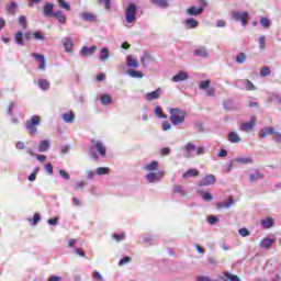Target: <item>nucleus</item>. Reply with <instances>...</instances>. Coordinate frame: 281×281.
I'll return each instance as SVG.
<instances>
[{
    "mask_svg": "<svg viewBox=\"0 0 281 281\" xmlns=\"http://www.w3.org/2000/svg\"><path fill=\"white\" fill-rule=\"evenodd\" d=\"M190 78V75L188 72L181 70L179 74L172 77V82H183L184 80H188Z\"/></svg>",
    "mask_w": 281,
    "mask_h": 281,
    "instance_id": "nucleus-18",
    "label": "nucleus"
},
{
    "mask_svg": "<svg viewBox=\"0 0 281 281\" xmlns=\"http://www.w3.org/2000/svg\"><path fill=\"white\" fill-rule=\"evenodd\" d=\"M260 76L265 78L266 76H271V68L263 67L260 69Z\"/></svg>",
    "mask_w": 281,
    "mask_h": 281,
    "instance_id": "nucleus-47",
    "label": "nucleus"
},
{
    "mask_svg": "<svg viewBox=\"0 0 281 281\" xmlns=\"http://www.w3.org/2000/svg\"><path fill=\"white\" fill-rule=\"evenodd\" d=\"M43 14L46 18L54 16L56 12H54V3L53 2H46L45 5L43 7Z\"/></svg>",
    "mask_w": 281,
    "mask_h": 281,
    "instance_id": "nucleus-11",
    "label": "nucleus"
},
{
    "mask_svg": "<svg viewBox=\"0 0 281 281\" xmlns=\"http://www.w3.org/2000/svg\"><path fill=\"white\" fill-rule=\"evenodd\" d=\"M50 147H52V144L49 143V140L47 139L41 140L38 145V151L47 153V150H49Z\"/></svg>",
    "mask_w": 281,
    "mask_h": 281,
    "instance_id": "nucleus-24",
    "label": "nucleus"
},
{
    "mask_svg": "<svg viewBox=\"0 0 281 281\" xmlns=\"http://www.w3.org/2000/svg\"><path fill=\"white\" fill-rule=\"evenodd\" d=\"M234 203H236V200L234 199V196H231L228 198V200L217 203V210H229V207L234 205Z\"/></svg>",
    "mask_w": 281,
    "mask_h": 281,
    "instance_id": "nucleus-13",
    "label": "nucleus"
},
{
    "mask_svg": "<svg viewBox=\"0 0 281 281\" xmlns=\"http://www.w3.org/2000/svg\"><path fill=\"white\" fill-rule=\"evenodd\" d=\"M97 49H98V47H95V46H90V47L83 46L80 49V56H83V57L93 56V54H95Z\"/></svg>",
    "mask_w": 281,
    "mask_h": 281,
    "instance_id": "nucleus-14",
    "label": "nucleus"
},
{
    "mask_svg": "<svg viewBox=\"0 0 281 281\" xmlns=\"http://www.w3.org/2000/svg\"><path fill=\"white\" fill-rule=\"evenodd\" d=\"M221 280L224 281H240V278L236 274H232L229 272H224V277H221Z\"/></svg>",
    "mask_w": 281,
    "mask_h": 281,
    "instance_id": "nucleus-28",
    "label": "nucleus"
},
{
    "mask_svg": "<svg viewBox=\"0 0 281 281\" xmlns=\"http://www.w3.org/2000/svg\"><path fill=\"white\" fill-rule=\"evenodd\" d=\"M154 113L156 117H159L160 120H166L168 117V115H165L164 111H161V108L159 105L154 109Z\"/></svg>",
    "mask_w": 281,
    "mask_h": 281,
    "instance_id": "nucleus-39",
    "label": "nucleus"
},
{
    "mask_svg": "<svg viewBox=\"0 0 281 281\" xmlns=\"http://www.w3.org/2000/svg\"><path fill=\"white\" fill-rule=\"evenodd\" d=\"M38 87L40 89H42V91H49V81L45 80V79H38Z\"/></svg>",
    "mask_w": 281,
    "mask_h": 281,
    "instance_id": "nucleus-33",
    "label": "nucleus"
},
{
    "mask_svg": "<svg viewBox=\"0 0 281 281\" xmlns=\"http://www.w3.org/2000/svg\"><path fill=\"white\" fill-rule=\"evenodd\" d=\"M241 85H244L247 91H256V86L249 79L241 80Z\"/></svg>",
    "mask_w": 281,
    "mask_h": 281,
    "instance_id": "nucleus-34",
    "label": "nucleus"
},
{
    "mask_svg": "<svg viewBox=\"0 0 281 281\" xmlns=\"http://www.w3.org/2000/svg\"><path fill=\"white\" fill-rule=\"evenodd\" d=\"M150 2L154 4V5H157L158 8H168V0H150Z\"/></svg>",
    "mask_w": 281,
    "mask_h": 281,
    "instance_id": "nucleus-36",
    "label": "nucleus"
},
{
    "mask_svg": "<svg viewBox=\"0 0 281 281\" xmlns=\"http://www.w3.org/2000/svg\"><path fill=\"white\" fill-rule=\"evenodd\" d=\"M125 21L130 25H134L137 22V5L130 3L125 9Z\"/></svg>",
    "mask_w": 281,
    "mask_h": 281,
    "instance_id": "nucleus-4",
    "label": "nucleus"
},
{
    "mask_svg": "<svg viewBox=\"0 0 281 281\" xmlns=\"http://www.w3.org/2000/svg\"><path fill=\"white\" fill-rule=\"evenodd\" d=\"M259 24L261 26H263L265 30H269V27H271V20H269L268 18L262 16L259 20Z\"/></svg>",
    "mask_w": 281,
    "mask_h": 281,
    "instance_id": "nucleus-37",
    "label": "nucleus"
},
{
    "mask_svg": "<svg viewBox=\"0 0 281 281\" xmlns=\"http://www.w3.org/2000/svg\"><path fill=\"white\" fill-rule=\"evenodd\" d=\"M260 179H265V175H262V172H260V170L254 169V171L249 175L250 183L260 181Z\"/></svg>",
    "mask_w": 281,
    "mask_h": 281,
    "instance_id": "nucleus-16",
    "label": "nucleus"
},
{
    "mask_svg": "<svg viewBox=\"0 0 281 281\" xmlns=\"http://www.w3.org/2000/svg\"><path fill=\"white\" fill-rule=\"evenodd\" d=\"M231 16L234 21H240L241 25H247V19L249 18V12L245 11L243 13L238 11H232Z\"/></svg>",
    "mask_w": 281,
    "mask_h": 281,
    "instance_id": "nucleus-5",
    "label": "nucleus"
},
{
    "mask_svg": "<svg viewBox=\"0 0 281 281\" xmlns=\"http://www.w3.org/2000/svg\"><path fill=\"white\" fill-rule=\"evenodd\" d=\"M100 102L103 106H109L113 102V99L109 94H101Z\"/></svg>",
    "mask_w": 281,
    "mask_h": 281,
    "instance_id": "nucleus-30",
    "label": "nucleus"
},
{
    "mask_svg": "<svg viewBox=\"0 0 281 281\" xmlns=\"http://www.w3.org/2000/svg\"><path fill=\"white\" fill-rule=\"evenodd\" d=\"M15 43L18 45H20L21 47H23V45H25V41L23 40V32L19 31L16 34H15Z\"/></svg>",
    "mask_w": 281,
    "mask_h": 281,
    "instance_id": "nucleus-40",
    "label": "nucleus"
},
{
    "mask_svg": "<svg viewBox=\"0 0 281 281\" xmlns=\"http://www.w3.org/2000/svg\"><path fill=\"white\" fill-rule=\"evenodd\" d=\"M196 281H212V279H210V277H198Z\"/></svg>",
    "mask_w": 281,
    "mask_h": 281,
    "instance_id": "nucleus-64",
    "label": "nucleus"
},
{
    "mask_svg": "<svg viewBox=\"0 0 281 281\" xmlns=\"http://www.w3.org/2000/svg\"><path fill=\"white\" fill-rule=\"evenodd\" d=\"M97 175H99V176L109 175V168H106V167H99L97 169Z\"/></svg>",
    "mask_w": 281,
    "mask_h": 281,
    "instance_id": "nucleus-50",
    "label": "nucleus"
},
{
    "mask_svg": "<svg viewBox=\"0 0 281 281\" xmlns=\"http://www.w3.org/2000/svg\"><path fill=\"white\" fill-rule=\"evenodd\" d=\"M33 36H34V38H36L37 41H45V36H43V35L41 34V32H34V33H33Z\"/></svg>",
    "mask_w": 281,
    "mask_h": 281,
    "instance_id": "nucleus-60",
    "label": "nucleus"
},
{
    "mask_svg": "<svg viewBox=\"0 0 281 281\" xmlns=\"http://www.w3.org/2000/svg\"><path fill=\"white\" fill-rule=\"evenodd\" d=\"M80 18L83 21H88L89 23H95L98 21V18L95 16V14L93 13H89V12H83L80 14Z\"/></svg>",
    "mask_w": 281,
    "mask_h": 281,
    "instance_id": "nucleus-19",
    "label": "nucleus"
},
{
    "mask_svg": "<svg viewBox=\"0 0 281 281\" xmlns=\"http://www.w3.org/2000/svg\"><path fill=\"white\" fill-rule=\"evenodd\" d=\"M89 153L93 159L98 160V154L101 157H106V146L101 140L91 139Z\"/></svg>",
    "mask_w": 281,
    "mask_h": 281,
    "instance_id": "nucleus-2",
    "label": "nucleus"
},
{
    "mask_svg": "<svg viewBox=\"0 0 281 281\" xmlns=\"http://www.w3.org/2000/svg\"><path fill=\"white\" fill-rule=\"evenodd\" d=\"M272 137H273L274 142H277L278 144H281V133L280 132H276V130H274Z\"/></svg>",
    "mask_w": 281,
    "mask_h": 281,
    "instance_id": "nucleus-52",
    "label": "nucleus"
},
{
    "mask_svg": "<svg viewBox=\"0 0 281 281\" xmlns=\"http://www.w3.org/2000/svg\"><path fill=\"white\" fill-rule=\"evenodd\" d=\"M173 192L179 193V194H181L182 196H186V194H188V192H186V191L183 190V187L180 186V184H176V186L173 187Z\"/></svg>",
    "mask_w": 281,
    "mask_h": 281,
    "instance_id": "nucleus-44",
    "label": "nucleus"
},
{
    "mask_svg": "<svg viewBox=\"0 0 281 281\" xmlns=\"http://www.w3.org/2000/svg\"><path fill=\"white\" fill-rule=\"evenodd\" d=\"M228 142L232 144H238V142H240V136L236 132H231L228 134Z\"/></svg>",
    "mask_w": 281,
    "mask_h": 281,
    "instance_id": "nucleus-32",
    "label": "nucleus"
},
{
    "mask_svg": "<svg viewBox=\"0 0 281 281\" xmlns=\"http://www.w3.org/2000/svg\"><path fill=\"white\" fill-rule=\"evenodd\" d=\"M183 179H188V177H199V170L189 169L187 172L182 175Z\"/></svg>",
    "mask_w": 281,
    "mask_h": 281,
    "instance_id": "nucleus-42",
    "label": "nucleus"
},
{
    "mask_svg": "<svg viewBox=\"0 0 281 281\" xmlns=\"http://www.w3.org/2000/svg\"><path fill=\"white\" fill-rule=\"evenodd\" d=\"M38 126H41V116L38 115L31 116L25 124L26 131L30 132L32 137L38 133Z\"/></svg>",
    "mask_w": 281,
    "mask_h": 281,
    "instance_id": "nucleus-3",
    "label": "nucleus"
},
{
    "mask_svg": "<svg viewBox=\"0 0 281 281\" xmlns=\"http://www.w3.org/2000/svg\"><path fill=\"white\" fill-rule=\"evenodd\" d=\"M92 276H93L94 280H97V281H104V278H103L102 274H100V272H98V271H94V272L92 273Z\"/></svg>",
    "mask_w": 281,
    "mask_h": 281,
    "instance_id": "nucleus-58",
    "label": "nucleus"
},
{
    "mask_svg": "<svg viewBox=\"0 0 281 281\" xmlns=\"http://www.w3.org/2000/svg\"><path fill=\"white\" fill-rule=\"evenodd\" d=\"M245 60H247V55L245 53H239L236 57V63H238V65H243Z\"/></svg>",
    "mask_w": 281,
    "mask_h": 281,
    "instance_id": "nucleus-45",
    "label": "nucleus"
},
{
    "mask_svg": "<svg viewBox=\"0 0 281 281\" xmlns=\"http://www.w3.org/2000/svg\"><path fill=\"white\" fill-rule=\"evenodd\" d=\"M145 98L148 102H153V100H159V98H161V88H158L155 91L146 93Z\"/></svg>",
    "mask_w": 281,
    "mask_h": 281,
    "instance_id": "nucleus-12",
    "label": "nucleus"
},
{
    "mask_svg": "<svg viewBox=\"0 0 281 281\" xmlns=\"http://www.w3.org/2000/svg\"><path fill=\"white\" fill-rule=\"evenodd\" d=\"M16 2H11L8 7H7V10L8 12H10V14H15V10H16Z\"/></svg>",
    "mask_w": 281,
    "mask_h": 281,
    "instance_id": "nucleus-49",
    "label": "nucleus"
},
{
    "mask_svg": "<svg viewBox=\"0 0 281 281\" xmlns=\"http://www.w3.org/2000/svg\"><path fill=\"white\" fill-rule=\"evenodd\" d=\"M53 16L54 19L58 20V23H60L61 25H65V23H67V15H65L63 11H56Z\"/></svg>",
    "mask_w": 281,
    "mask_h": 281,
    "instance_id": "nucleus-22",
    "label": "nucleus"
},
{
    "mask_svg": "<svg viewBox=\"0 0 281 281\" xmlns=\"http://www.w3.org/2000/svg\"><path fill=\"white\" fill-rule=\"evenodd\" d=\"M157 168H159V162L157 161H151L150 164L145 166V170H147L148 172H155Z\"/></svg>",
    "mask_w": 281,
    "mask_h": 281,
    "instance_id": "nucleus-38",
    "label": "nucleus"
},
{
    "mask_svg": "<svg viewBox=\"0 0 281 281\" xmlns=\"http://www.w3.org/2000/svg\"><path fill=\"white\" fill-rule=\"evenodd\" d=\"M127 67H133L134 69H137L139 67V61L137 59L133 58V55L127 56Z\"/></svg>",
    "mask_w": 281,
    "mask_h": 281,
    "instance_id": "nucleus-31",
    "label": "nucleus"
},
{
    "mask_svg": "<svg viewBox=\"0 0 281 281\" xmlns=\"http://www.w3.org/2000/svg\"><path fill=\"white\" fill-rule=\"evenodd\" d=\"M128 76H131L132 78H144V74L135 70V69H130L127 71Z\"/></svg>",
    "mask_w": 281,
    "mask_h": 281,
    "instance_id": "nucleus-43",
    "label": "nucleus"
},
{
    "mask_svg": "<svg viewBox=\"0 0 281 281\" xmlns=\"http://www.w3.org/2000/svg\"><path fill=\"white\" fill-rule=\"evenodd\" d=\"M235 164H240L241 166H248L249 164H254V158L251 157H236L233 159Z\"/></svg>",
    "mask_w": 281,
    "mask_h": 281,
    "instance_id": "nucleus-15",
    "label": "nucleus"
},
{
    "mask_svg": "<svg viewBox=\"0 0 281 281\" xmlns=\"http://www.w3.org/2000/svg\"><path fill=\"white\" fill-rule=\"evenodd\" d=\"M202 199H203V201H212V199H214V196H212V194L210 192H204V193H202Z\"/></svg>",
    "mask_w": 281,
    "mask_h": 281,
    "instance_id": "nucleus-57",
    "label": "nucleus"
},
{
    "mask_svg": "<svg viewBox=\"0 0 281 281\" xmlns=\"http://www.w3.org/2000/svg\"><path fill=\"white\" fill-rule=\"evenodd\" d=\"M216 183V177L212 173L206 175L200 182V188L207 187V186H214Z\"/></svg>",
    "mask_w": 281,
    "mask_h": 281,
    "instance_id": "nucleus-8",
    "label": "nucleus"
},
{
    "mask_svg": "<svg viewBox=\"0 0 281 281\" xmlns=\"http://www.w3.org/2000/svg\"><path fill=\"white\" fill-rule=\"evenodd\" d=\"M266 41L267 38L265 36H260L259 37V47L261 50H263L267 46H266Z\"/></svg>",
    "mask_w": 281,
    "mask_h": 281,
    "instance_id": "nucleus-51",
    "label": "nucleus"
},
{
    "mask_svg": "<svg viewBox=\"0 0 281 281\" xmlns=\"http://www.w3.org/2000/svg\"><path fill=\"white\" fill-rule=\"evenodd\" d=\"M112 238H114V240H116L117 243H120L121 240H124V238H126V236L124 234H113Z\"/></svg>",
    "mask_w": 281,
    "mask_h": 281,
    "instance_id": "nucleus-53",
    "label": "nucleus"
},
{
    "mask_svg": "<svg viewBox=\"0 0 281 281\" xmlns=\"http://www.w3.org/2000/svg\"><path fill=\"white\" fill-rule=\"evenodd\" d=\"M271 100L277 104H281V97L279 94H272Z\"/></svg>",
    "mask_w": 281,
    "mask_h": 281,
    "instance_id": "nucleus-61",
    "label": "nucleus"
},
{
    "mask_svg": "<svg viewBox=\"0 0 281 281\" xmlns=\"http://www.w3.org/2000/svg\"><path fill=\"white\" fill-rule=\"evenodd\" d=\"M64 49L67 54L74 52V40L71 37H64Z\"/></svg>",
    "mask_w": 281,
    "mask_h": 281,
    "instance_id": "nucleus-17",
    "label": "nucleus"
},
{
    "mask_svg": "<svg viewBox=\"0 0 281 281\" xmlns=\"http://www.w3.org/2000/svg\"><path fill=\"white\" fill-rule=\"evenodd\" d=\"M186 117H188V112L179 108H171L169 110V121L171 122L172 126L183 124V122H186Z\"/></svg>",
    "mask_w": 281,
    "mask_h": 281,
    "instance_id": "nucleus-1",
    "label": "nucleus"
},
{
    "mask_svg": "<svg viewBox=\"0 0 281 281\" xmlns=\"http://www.w3.org/2000/svg\"><path fill=\"white\" fill-rule=\"evenodd\" d=\"M257 119L256 116H251L249 122L241 123L239 125V131L244 133H249V131H254V126H256Z\"/></svg>",
    "mask_w": 281,
    "mask_h": 281,
    "instance_id": "nucleus-6",
    "label": "nucleus"
},
{
    "mask_svg": "<svg viewBox=\"0 0 281 281\" xmlns=\"http://www.w3.org/2000/svg\"><path fill=\"white\" fill-rule=\"evenodd\" d=\"M19 23H20V25H23V27H25L27 25V19L25 18V15H21L19 18Z\"/></svg>",
    "mask_w": 281,
    "mask_h": 281,
    "instance_id": "nucleus-59",
    "label": "nucleus"
},
{
    "mask_svg": "<svg viewBox=\"0 0 281 281\" xmlns=\"http://www.w3.org/2000/svg\"><path fill=\"white\" fill-rule=\"evenodd\" d=\"M164 177V173L161 171L156 172H149L145 176V179L148 181V183H157L161 181V178Z\"/></svg>",
    "mask_w": 281,
    "mask_h": 281,
    "instance_id": "nucleus-7",
    "label": "nucleus"
},
{
    "mask_svg": "<svg viewBox=\"0 0 281 281\" xmlns=\"http://www.w3.org/2000/svg\"><path fill=\"white\" fill-rule=\"evenodd\" d=\"M38 221H41V215L38 213H35L33 216V225H37Z\"/></svg>",
    "mask_w": 281,
    "mask_h": 281,
    "instance_id": "nucleus-63",
    "label": "nucleus"
},
{
    "mask_svg": "<svg viewBox=\"0 0 281 281\" xmlns=\"http://www.w3.org/2000/svg\"><path fill=\"white\" fill-rule=\"evenodd\" d=\"M59 176L65 179L66 181H69L70 177L69 173L63 169L59 170Z\"/></svg>",
    "mask_w": 281,
    "mask_h": 281,
    "instance_id": "nucleus-56",
    "label": "nucleus"
},
{
    "mask_svg": "<svg viewBox=\"0 0 281 281\" xmlns=\"http://www.w3.org/2000/svg\"><path fill=\"white\" fill-rule=\"evenodd\" d=\"M210 85H211L210 80L201 81L199 85V89H201L202 91H205V89H210Z\"/></svg>",
    "mask_w": 281,
    "mask_h": 281,
    "instance_id": "nucleus-46",
    "label": "nucleus"
},
{
    "mask_svg": "<svg viewBox=\"0 0 281 281\" xmlns=\"http://www.w3.org/2000/svg\"><path fill=\"white\" fill-rule=\"evenodd\" d=\"M61 120H64V122L67 124H74V122H76V115L71 111L66 112L61 115Z\"/></svg>",
    "mask_w": 281,
    "mask_h": 281,
    "instance_id": "nucleus-20",
    "label": "nucleus"
},
{
    "mask_svg": "<svg viewBox=\"0 0 281 281\" xmlns=\"http://www.w3.org/2000/svg\"><path fill=\"white\" fill-rule=\"evenodd\" d=\"M187 14H189L190 16H199V14H203V7H191L187 10Z\"/></svg>",
    "mask_w": 281,
    "mask_h": 281,
    "instance_id": "nucleus-23",
    "label": "nucleus"
},
{
    "mask_svg": "<svg viewBox=\"0 0 281 281\" xmlns=\"http://www.w3.org/2000/svg\"><path fill=\"white\" fill-rule=\"evenodd\" d=\"M194 56H198L200 58H207L209 56L207 48H205L204 46H200L199 48H195Z\"/></svg>",
    "mask_w": 281,
    "mask_h": 281,
    "instance_id": "nucleus-21",
    "label": "nucleus"
},
{
    "mask_svg": "<svg viewBox=\"0 0 281 281\" xmlns=\"http://www.w3.org/2000/svg\"><path fill=\"white\" fill-rule=\"evenodd\" d=\"M171 125L168 121L162 122V131H170Z\"/></svg>",
    "mask_w": 281,
    "mask_h": 281,
    "instance_id": "nucleus-62",
    "label": "nucleus"
},
{
    "mask_svg": "<svg viewBox=\"0 0 281 281\" xmlns=\"http://www.w3.org/2000/svg\"><path fill=\"white\" fill-rule=\"evenodd\" d=\"M194 150H196V145L192 143H188L184 146L183 157H186V159H192V157H194Z\"/></svg>",
    "mask_w": 281,
    "mask_h": 281,
    "instance_id": "nucleus-9",
    "label": "nucleus"
},
{
    "mask_svg": "<svg viewBox=\"0 0 281 281\" xmlns=\"http://www.w3.org/2000/svg\"><path fill=\"white\" fill-rule=\"evenodd\" d=\"M274 132H276L274 127L261 128L260 132H259V137H261V139H265V137H267V135H272L273 136Z\"/></svg>",
    "mask_w": 281,
    "mask_h": 281,
    "instance_id": "nucleus-25",
    "label": "nucleus"
},
{
    "mask_svg": "<svg viewBox=\"0 0 281 281\" xmlns=\"http://www.w3.org/2000/svg\"><path fill=\"white\" fill-rule=\"evenodd\" d=\"M261 227H263V229H271V227H273V218L271 217H267L261 220L260 222Z\"/></svg>",
    "mask_w": 281,
    "mask_h": 281,
    "instance_id": "nucleus-27",
    "label": "nucleus"
},
{
    "mask_svg": "<svg viewBox=\"0 0 281 281\" xmlns=\"http://www.w3.org/2000/svg\"><path fill=\"white\" fill-rule=\"evenodd\" d=\"M45 171L49 175H54V166H52V162L45 165Z\"/></svg>",
    "mask_w": 281,
    "mask_h": 281,
    "instance_id": "nucleus-55",
    "label": "nucleus"
},
{
    "mask_svg": "<svg viewBox=\"0 0 281 281\" xmlns=\"http://www.w3.org/2000/svg\"><path fill=\"white\" fill-rule=\"evenodd\" d=\"M184 24L187 25V27L189 30H194V27H199V21H196L192 18L187 19Z\"/></svg>",
    "mask_w": 281,
    "mask_h": 281,
    "instance_id": "nucleus-29",
    "label": "nucleus"
},
{
    "mask_svg": "<svg viewBox=\"0 0 281 281\" xmlns=\"http://www.w3.org/2000/svg\"><path fill=\"white\" fill-rule=\"evenodd\" d=\"M238 234L241 235L243 238H247V236H251V232L247 228L238 229Z\"/></svg>",
    "mask_w": 281,
    "mask_h": 281,
    "instance_id": "nucleus-48",
    "label": "nucleus"
},
{
    "mask_svg": "<svg viewBox=\"0 0 281 281\" xmlns=\"http://www.w3.org/2000/svg\"><path fill=\"white\" fill-rule=\"evenodd\" d=\"M32 56L33 58H35L37 63H40L38 69H41L42 71H45L47 67V61L45 60V56L37 53H33Z\"/></svg>",
    "mask_w": 281,
    "mask_h": 281,
    "instance_id": "nucleus-10",
    "label": "nucleus"
},
{
    "mask_svg": "<svg viewBox=\"0 0 281 281\" xmlns=\"http://www.w3.org/2000/svg\"><path fill=\"white\" fill-rule=\"evenodd\" d=\"M57 3L59 4V8L63 10H66V12H71V5L65 1V0H57Z\"/></svg>",
    "mask_w": 281,
    "mask_h": 281,
    "instance_id": "nucleus-41",
    "label": "nucleus"
},
{
    "mask_svg": "<svg viewBox=\"0 0 281 281\" xmlns=\"http://www.w3.org/2000/svg\"><path fill=\"white\" fill-rule=\"evenodd\" d=\"M271 245H273V239L271 238H263L260 241V247H262V249H269Z\"/></svg>",
    "mask_w": 281,
    "mask_h": 281,
    "instance_id": "nucleus-35",
    "label": "nucleus"
},
{
    "mask_svg": "<svg viewBox=\"0 0 281 281\" xmlns=\"http://www.w3.org/2000/svg\"><path fill=\"white\" fill-rule=\"evenodd\" d=\"M207 222L210 223V225H216V223H218V217L211 215L209 216Z\"/></svg>",
    "mask_w": 281,
    "mask_h": 281,
    "instance_id": "nucleus-54",
    "label": "nucleus"
},
{
    "mask_svg": "<svg viewBox=\"0 0 281 281\" xmlns=\"http://www.w3.org/2000/svg\"><path fill=\"white\" fill-rule=\"evenodd\" d=\"M110 58H111V53L109 52V48H101L99 60L104 63L105 60H109Z\"/></svg>",
    "mask_w": 281,
    "mask_h": 281,
    "instance_id": "nucleus-26",
    "label": "nucleus"
}]
</instances>
